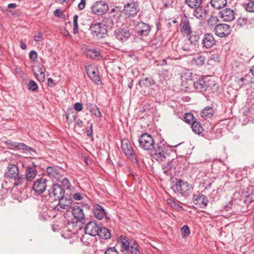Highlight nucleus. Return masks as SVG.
Wrapping results in <instances>:
<instances>
[{"instance_id": "obj_27", "label": "nucleus", "mask_w": 254, "mask_h": 254, "mask_svg": "<svg viewBox=\"0 0 254 254\" xmlns=\"http://www.w3.org/2000/svg\"><path fill=\"white\" fill-rule=\"evenodd\" d=\"M87 109L93 115L97 117H101L102 114L100 112L99 109L97 107L95 104L90 103L86 104Z\"/></svg>"}, {"instance_id": "obj_56", "label": "nucleus", "mask_w": 254, "mask_h": 254, "mask_svg": "<svg viewBox=\"0 0 254 254\" xmlns=\"http://www.w3.org/2000/svg\"><path fill=\"white\" fill-rule=\"evenodd\" d=\"M168 203L170 204L171 207L174 208H176L177 207L179 206L178 204H177L175 201H172V200H168Z\"/></svg>"}, {"instance_id": "obj_57", "label": "nucleus", "mask_w": 254, "mask_h": 254, "mask_svg": "<svg viewBox=\"0 0 254 254\" xmlns=\"http://www.w3.org/2000/svg\"><path fill=\"white\" fill-rule=\"evenodd\" d=\"M48 85L50 87L54 86L55 85V84L54 83V81L52 78H49L48 79Z\"/></svg>"}, {"instance_id": "obj_64", "label": "nucleus", "mask_w": 254, "mask_h": 254, "mask_svg": "<svg viewBox=\"0 0 254 254\" xmlns=\"http://www.w3.org/2000/svg\"><path fill=\"white\" fill-rule=\"evenodd\" d=\"M251 72L252 73L253 75L254 76V65L252 67L250 70Z\"/></svg>"}, {"instance_id": "obj_12", "label": "nucleus", "mask_w": 254, "mask_h": 254, "mask_svg": "<svg viewBox=\"0 0 254 254\" xmlns=\"http://www.w3.org/2000/svg\"><path fill=\"white\" fill-rule=\"evenodd\" d=\"M214 31L217 36L224 38L231 34V28L226 24H218L215 26Z\"/></svg>"}, {"instance_id": "obj_51", "label": "nucleus", "mask_w": 254, "mask_h": 254, "mask_svg": "<svg viewBox=\"0 0 254 254\" xmlns=\"http://www.w3.org/2000/svg\"><path fill=\"white\" fill-rule=\"evenodd\" d=\"M74 108L76 111L79 112L82 110L83 106L81 103L77 102L74 104Z\"/></svg>"}, {"instance_id": "obj_48", "label": "nucleus", "mask_w": 254, "mask_h": 254, "mask_svg": "<svg viewBox=\"0 0 254 254\" xmlns=\"http://www.w3.org/2000/svg\"><path fill=\"white\" fill-rule=\"evenodd\" d=\"M24 180V178L22 177H18V176L16 177V179H14L15 182L14 183V186H18L21 185Z\"/></svg>"}, {"instance_id": "obj_35", "label": "nucleus", "mask_w": 254, "mask_h": 254, "mask_svg": "<svg viewBox=\"0 0 254 254\" xmlns=\"http://www.w3.org/2000/svg\"><path fill=\"white\" fill-rule=\"evenodd\" d=\"M37 174V172L35 168L33 167H29L26 172V178L29 181L33 180Z\"/></svg>"}, {"instance_id": "obj_43", "label": "nucleus", "mask_w": 254, "mask_h": 254, "mask_svg": "<svg viewBox=\"0 0 254 254\" xmlns=\"http://www.w3.org/2000/svg\"><path fill=\"white\" fill-rule=\"evenodd\" d=\"M219 19L217 17L211 16L207 20V24L209 26H213L216 24Z\"/></svg>"}, {"instance_id": "obj_55", "label": "nucleus", "mask_w": 254, "mask_h": 254, "mask_svg": "<svg viewBox=\"0 0 254 254\" xmlns=\"http://www.w3.org/2000/svg\"><path fill=\"white\" fill-rule=\"evenodd\" d=\"M85 0H81L80 2L78 5V7L80 10L84 9L85 5Z\"/></svg>"}, {"instance_id": "obj_15", "label": "nucleus", "mask_w": 254, "mask_h": 254, "mask_svg": "<svg viewBox=\"0 0 254 254\" xmlns=\"http://www.w3.org/2000/svg\"><path fill=\"white\" fill-rule=\"evenodd\" d=\"M46 187V180L43 178H41L34 182L32 188L36 193L41 194L45 191Z\"/></svg>"}, {"instance_id": "obj_19", "label": "nucleus", "mask_w": 254, "mask_h": 254, "mask_svg": "<svg viewBox=\"0 0 254 254\" xmlns=\"http://www.w3.org/2000/svg\"><path fill=\"white\" fill-rule=\"evenodd\" d=\"M216 42L213 36L209 33L205 34L202 40L203 47L209 49L215 45Z\"/></svg>"}, {"instance_id": "obj_23", "label": "nucleus", "mask_w": 254, "mask_h": 254, "mask_svg": "<svg viewBox=\"0 0 254 254\" xmlns=\"http://www.w3.org/2000/svg\"><path fill=\"white\" fill-rule=\"evenodd\" d=\"M150 30L149 26L143 22L139 23L136 31L140 36H147Z\"/></svg>"}, {"instance_id": "obj_54", "label": "nucleus", "mask_w": 254, "mask_h": 254, "mask_svg": "<svg viewBox=\"0 0 254 254\" xmlns=\"http://www.w3.org/2000/svg\"><path fill=\"white\" fill-rule=\"evenodd\" d=\"M29 56L30 59L35 60L37 57V54L35 51H31L29 53Z\"/></svg>"}, {"instance_id": "obj_49", "label": "nucleus", "mask_w": 254, "mask_h": 254, "mask_svg": "<svg viewBox=\"0 0 254 254\" xmlns=\"http://www.w3.org/2000/svg\"><path fill=\"white\" fill-rule=\"evenodd\" d=\"M43 39V34L42 32H39L37 35L34 36V40L36 42H39Z\"/></svg>"}, {"instance_id": "obj_38", "label": "nucleus", "mask_w": 254, "mask_h": 254, "mask_svg": "<svg viewBox=\"0 0 254 254\" xmlns=\"http://www.w3.org/2000/svg\"><path fill=\"white\" fill-rule=\"evenodd\" d=\"M191 128L193 131L196 133L199 134L201 133L202 130V127L199 122L194 121L191 124Z\"/></svg>"}, {"instance_id": "obj_26", "label": "nucleus", "mask_w": 254, "mask_h": 254, "mask_svg": "<svg viewBox=\"0 0 254 254\" xmlns=\"http://www.w3.org/2000/svg\"><path fill=\"white\" fill-rule=\"evenodd\" d=\"M194 9L193 15L197 19L202 20L205 18L207 12L204 7L200 5Z\"/></svg>"}, {"instance_id": "obj_50", "label": "nucleus", "mask_w": 254, "mask_h": 254, "mask_svg": "<svg viewBox=\"0 0 254 254\" xmlns=\"http://www.w3.org/2000/svg\"><path fill=\"white\" fill-rule=\"evenodd\" d=\"M105 254H118V252L115 248L111 247L106 250Z\"/></svg>"}, {"instance_id": "obj_63", "label": "nucleus", "mask_w": 254, "mask_h": 254, "mask_svg": "<svg viewBox=\"0 0 254 254\" xmlns=\"http://www.w3.org/2000/svg\"><path fill=\"white\" fill-rule=\"evenodd\" d=\"M60 9H56L55 11H54V14L55 16H57V17H60V15L59 14V13H60Z\"/></svg>"}, {"instance_id": "obj_52", "label": "nucleus", "mask_w": 254, "mask_h": 254, "mask_svg": "<svg viewBox=\"0 0 254 254\" xmlns=\"http://www.w3.org/2000/svg\"><path fill=\"white\" fill-rule=\"evenodd\" d=\"M73 197L75 200H80L83 199V195L81 193L78 192L74 194Z\"/></svg>"}, {"instance_id": "obj_28", "label": "nucleus", "mask_w": 254, "mask_h": 254, "mask_svg": "<svg viewBox=\"0 0 254 254\" xmlns=\"http://www.w3.org/2000/svg\"><path fill=\"white\" fill-rule=\"evenodd\" d=\"M58 200L59 201L58 205L60 208L67 210H68L70 209L71 204V199L64 198V196L63 198H60Z\"/></svg>"}, {"instance_id": "obj_25", "label": "nucleus", "mask_w": 254, "mask_h": 254, "mask_svg": "<svg viewBox=\"0 0 254 254\" xmlns=\"http://www.w3.org/2000/svg\"><path fill=\"white\" fill-rule=\"evenodd\" d=\"M178 160L177 158L172 159L170 162H168L167 164L163 166L162 168L163 172L164 174L169 175L170 171L173 169L175 168L178 164Z\"/></svg>"}, {"instance_id": "obj_40", "label": "nucleus", "mask_w": 254, "mask_h": 254, "mask_svg": "<svg viewBox=\"0 0 254 254\" xmlns=\"http://www.w3.org/2000/svg\"><path fill=\"white\" fill-rule=\"evenodd\" d=\"M78 16L74 15L73 19V32L74 34L78 33Z\"/></svg>"}, {"instance_id": "obj_7", "label": "nucleus", "mask_w": 254, "mask_h": 254, "mask_svg": "<svg viewBox=\"0 0 254 254\" xmlns=\"http://www.w3.org/2000/svg\"><path fill=\"white\" fill-rule=\"evenodd\" d=\"M122 149L128 158L133 163L137 162L136 155L133 152L131 144L127 139L122 140Z\"/></svg>"}, {"instance_id": "obj_61", "label": "nucleus", "mask_w": 254, "mask_h": 254, "mask_svg": "<svg viewBox=\"0 0 254 254\" xmlns=\"http://www.w3.org/2000/svg\"><path fill=\"white\" fill-rule=\"evenodd\" d=\"M92 127H93L92 124H91L90 125V130H87V131H86V132H87V135L88 136H90V135H91L92 134Z\"/></svg>"}, {"instance_id": "obj_33", "label": "nucleus", "mask_w": 254, "mask_h": 254, "mask_svg": "<svg viewBox=\"0 0 254 254\" xmlns=\"http://www.w3.org/2000/svg\"><path fill=\"white\" fill-rule=\"evenodd\" d=\"M200 115L203 118H210L213 115V110L212 107L207 106L201 111Z\"/></svg>"}, {"instance_id": "obj_16", "label": "nucleus", "mask_w": 254, "mask_h": 254, "mask_svg": "<svg viewBox=\"0 0 254 254\" xmlns=\"http://www.w3.org/2000/svg\"><path fill=\"white\" fill-rule=\"evenodd\" d=\"M99 229V227L97 224L93 221L89 222L84 228L85 233L92 236H97Z\"/></svg>"}, {"instance_id": "obj_17", "label": "nucleus", "mask_w": 254, "mask_h": 254, "mask_svg": "<svg viewBox=\"0 0 254 254\" xmlns=\"http://www.w3.org/2000/svg\"><path fill=\"white\" fill-rule=\"evenodd\" d=\"M86 70L89 77L93 81L98 84L101 83V80L96 69L91 66H88L86 67Z\"/></svg>"}, {"instance_id": "obj_32", "label": "nucleus", "mask_w": 254, "mask_h": 254, "mask_svg": "<svg viewBox=\"0 0 254 254\" xmlns=\"http://www.w3.org/2000/svg\"><path fill=\"white\" fill-rule=\"evenodd\" d=\"M205 56L197 54L193 58L191 62L197 66H201L205 63Z\"/></svg>"}, {"instance_id": "obj_58", "label": "nucleus", "mask_w": 254, "mask_h": 254, "mask_svg": "<svg viewBox=\"0 0 254 254\" xmlns=\"http://www.w3.org/2000/svg\"><path fill=\"white\" fill-rule=\"evenodd\" d=\"M233 204L231 202H229V204H227L225 206V209L226 211H229L230 209L232 208Z\"/></svg>"}, {"instance_id": "obj_59", "label": "nucleus", "mask_w": 254, "mask_h": 254, "mask_svg": "<svg viewBox=\"0 0 254 254\" xmlns=\"http://www.w3.org/2000/svg\"><path fill=\"white\" fill-rule=\"evenodd\" d=\"M16 7H17V5L16 3H9L7 6V7L9 9H14V8H16Z\"/></svg>"}, {"instance_id": "obj_22", "label": "nucleus", "mask_w": 254, "mask_h": 254, "mask_svg": "<svg viewBox=\"0 0 254 254\" xmlns=\"http://www.w3.org/2000/svg\"><path fill=\"white\" fill-rule=\"evenodd\" d=\"M8 170L5 173V174L8 177L11 179H16L18 176V167L13 164H9L7 167Z\"/></svg>"}, {"instance_id": "obj_2", "label": "nucleus", "mask_w": 254, "mask_h": 254, "mask_svg": "<svg viewBox=\"0 0 254 254\" xmlns=\"http://www.w3.org/2000/svg\"><path fill=\"white\" fill-rule=\"evenodd\" d=\"M171 153L170 149L164 143L157 144L153 154V158L158 162H162L167 159Z\"/></svg>"}, {"instance_id": "obj_5", "label": "nucleus", "mask_w": 254, "mask_h": 254, "mask_svg": "<svg viewBox=\"0 0 254 254\" xmlns=\"http://www.w3.org/2000/svg\"><path fill=\"white\" fill-rule=\"evenodd\" d=\"M47 174L54 182H60L64 176V171L58 166L48 167L47 169Z\"/></svg>"}, {"instance_id": "obj_11", "label": "nucleus", "mask_w": 254, "mask_h": 254, "mask_svg": "<svg viewBox=\"0 0 254 254\" xmlns=\"http://www.w3.org/2000/svg\"><path fill=\"white\" fill-rule=\"evenodd\" d=\"M5 143L7 145V147L11 149H17V150H22L25 153L28 152L31 155H33V153L35 152L34 150L23 143H19L16 142H13L11 140H7L5 142Z\"/></svg>"}, {"instance_id": "obj_34", "label": "nucleus", "mask_w": 254, "mask_h": 254, "mask_svg": "<svg viewBox=\"0 0 254 254\" xmlns=\"http://www.w3.org/2000/svg\"><path fill=\"white\" fill-rule=\"evenodd\" d=\"M181 30L186 35L189 34L192 31L189 23V21L187 17H185L183 20Z\"/></svg>"}, {"instance_id": "obj_37", "label": "nucleus", "mask_w": 254, "mask_h": 254, "mask_svg": "<svg viewBox=\"0 0 254 254\" xmlns=\"http://www.w3.org/2000/svg\"><path fill=\"white\" fill-rule=\"evenodd\" d=\"M186 3L190 8H194L199 6L202 3L201 0H186Z\"/></svg>"}, {"instance_id": "obj_18", "label": "nucleus", "mask_w": 254, "mask_h": 254, "mask_svg": "<svg viewBox=\"0 0 254 254\" xmlns=\"http://www.w3.org/2000/svg\"><path fill=\"white\" fill-rule=\"evenodd\" d=\"M72 213L77 221L82 223L85 222L84 214L81 207L78 206H75L72 209Z\"/></svg>"}, {"instance_id": "obj_30", "label": "nucleus", "mask_w": 254, "mask_h": 254, "mask_svg": "<svg viewBox=\"0 0 254 254\" xmlns=\"http://www.w3.org/2000/svg\"><path fill=\"white\" fill-rule=\"evenodd\" d=\"M210 4L214 8L219 9L226 5L227 0H211Z\"/></svg>"}, {"instance_id": "obj_60", "label": "nucleus", "mask_w": 254, "mask_h": 254, "mask_svg": "<svg viewBox=\"0 0 254 254\" xmlns=\"http://www.w3.org/2000/svg\"><path fill=\"white\" fill-rule=\"evenodd\" d=\"M20 48L22 49V50H26V48H27V46H26V44H25L23 42V41H21L20 42Z\"/></svg>"}, {"instance_id": "obj_24", "label": "nucleus", "mask_w": 254, "mask_h": 254, "mask_svg": "<svg viewBox=\"0 0 254 254\" xmlns=\"http://www.w3.org/2000/svg\"><path fill=\"white\" fill-rule=\"evenodd\" d=\"M95 217L99 220L102 219L106 216V212L103 207L99 204H96L93 208Z\"/></svg>"}, {"instance_id": "obj_29", "label": "nucleus", "mask_w": 254, "mask_h": 254, "mask_svg": "<svg viewBox=\"0 0 254 254\" xmlns=\"http://www.w3.org/2000/svg\"><path fill=\"white\" fill-rule=\"evenodd\" d=\"M98 236L103 239H108L111 237V234L110 230L105 227L99 228Z\"/></svg>"}, {"instance_id": "obj_4", "label": "nucleus", "mask_w": 254, "mask_h": 254, "mask_svg": "<svg viewBox=\"0 0 254 254\" xmlns=\"http://www.w3.org/2000/svg\"><path fill=\"white\" fill-rule=\"evenodd\" d=\"M139 143L141 148L146 150H151L154 148V141L153 137L146 133L139 137Z\"/></svg>"}, {"instance_id": "obj_10", "label": "nucleus", "mask_w": 254, "mask_h": 254, "mask_svg": "<svg viewBox=\"0 0 254 254\" xmlns=\"http://www.w3.org/2000/svg\"><path fill=\"white\" fill-rule=\"evenodd\" d=\"M108 4L103 1H98L94 3L91 7V10L93 13L101 15L105 13L108 10Z\"/></svg>"}, {"instance_id": "obj_42", "label": "nucleus", "mask_w": 254, "mask_h": 254, "mask_svg": "<svg viewBox=\"0 0 254 254\" xmlns=\"http://www.w3.org/2000/svg\"><path fill=\"white\" fill-rule=\"evenodd\" d=\"M44 71L45 69L43 70L42 68H41L39 70V73H35V76L36 78L40 82H43L45 80V76Z\"/></svg>"}, {"instance_id": "obj_21", "label": "nucleus", "mask_w": 254, "mask_h": 254, "mask_svg": "<svg viewBox=\"0 0 254 254\" xmlns=\"http://www.w3.org/2000/svg\"><path fill=\"white\" fill-rule=\"evenodd\" d=\"M116 38L121 42L127 40L130 36L129 31L126 29H118L115 31Z\"/></svg>"}, {"instance_id": "obj_6", "label": "nucleus", "mask_w": 254, "mask_h": 254, "mask_svg": "<svg viewBox=\"0 0 254 254\" xmlns=\"http://www.w3.org/2000/svg\"><path fill=\"white\" fill-rule=\"evenodd\" d=\"M138 3L137 1L131 0L125 4L123 12L128 17H134L139 11Z\"/></svg>"}, {"instance_id": "obj_62", "label": "nucleus", "mask_w": 254, "mask_h": 254, "mask_svg": "<svg viewBox=\"0 0 254 254\" xmlns=\"http://www.w3.org/2000/svg\"><path fill=\"white\" fill-rule=\"evenodd\" d=\"M77 125L81 127H82V124H83V122L81 121V120H78L77 121Z\"/></svg>"}, {"instance_id": "obj_39", "label": "nucleus", "mask_w": 254, "mask_h": 254, "mask_svg": "<svg viewBox=\"0 0 254 254\" xmlns=\"http://www.w3.org/2000/svg\"><path fill=\"white\" fill-rule=\"evenodd\" d=\"M244 7L247 11L254 13V0H247L244 4Z\"/></svg>"}, {"instance_id": "obj_44", "label": "nucleus", "mask_w": 254, "mask_h": 254, "mask_svg": "<svg viewBox=\"0 0 254 254\" xmlns=\"http://www.w3.org/2000/svg\"><path fill=\"white\" fill-rule=\"evenodd\" d=\"M184 118L185 120V122L188 123V124H191L193 121V116L191 113H186L185 114L184 116Z\"/></svg>"}, {"instance_id": "obj_3", "label": "nucleus", "mask_w": 254, "mask_h": 254, "mask_svg": "<svg viewBox=\"0 0 254 254\" xmlns=\"http://www.w3.org/2000/svg\"><path fill=\"white\" fill-rule=\"evenodd\" d=\"M89 30L93 37L98 39L104 37L107 32L105 25L100 23L92 24Z\"/></svg>"}, {"instance_id": "obj_9", "label": "nucleus", "mask_w": 254, "mask_h": 254, "mask_svg": "<svg viewBox=\"0 0 254 254\" xmlns=\"http://www.w3.org/2000/svg\"><path fill=\"white\" fill-rule=\"evenodd\" d=\"M64 190L58 184H54L49 190V195L50 197L54 200H58L63 198L64 195Z\"/></svg>"}, {"instance_id": "obj_36", "label": "nucleus", "mask_w": 254, "mask_h": 254, "mask_svg": "<svg viewBox=\"0 0 254 254\" xmlns=\"http://www.w3.org/2000/svg\"><path fill=\"white\" fill-rule=\"evenodd\" d=\"M188 40L192 44L195 45L199 39V35L196 32L191 31L189 34L186 35Z\"/></svg>"}, {"instance_id": "obj_14", "label": "nucleus", "mask_w": 254, "mask_h": 254, "mask_svg": "<svg viewBox=\"0 0 254 254\" xmlns=\"http://www.w3.org/2000/svg\"><path fill=\"white\" fill-rule=\"evenodd\" d=\"M220 18L224 21H231L235 18V13L230 8H226L219 13Z\"/></svg>"}, {"instance_id": "obj_8", "label": "nucleus", "mask_w": 254, "mask_h": 254, "mask_svg": "<svg viewBox=\"0 0 254 254\" xmlns=\"http://www.w3.org/2000/svg\"><path fill=\"white\" fill-rule=\"evenodd\" d=\"M212 82L207 77L202 78L194 81L193 86L198 91L204 92L211 87Z\"/></svg>"}, {"instance_id": "obj_13", "label": "nucleus", "mask_w": 254, "mask_h": 254, "mask_svg": "<svg viewBox=\"0 0 254 254\" xmlns=\"http://www.w3.org/2000/svg\"><path fill=\"white\" fill-rule=\"evenodd\" d=\"M172 188L174 191L184 194L189 191L190 187L187 182L179 180Z\"/></svg>"}, {"instance_id": "obj_47", "label": "nucleus", "mask_w": 254, "mask_h": 254, "mask_svg": "<svg viewBox=\"0 0 254 254\" xmlns=\"http://www.w3.org/2000/svg\"><path fill=\"white\" fill-rule=\"evenodd\" d=\"M62 184L63 186L66 188L67 190H69L70 188V183L69 180L66 178H63L61 179Z\"/></svg>"}, {"instance_id": "obj_46", "label": "nucleus", "mask_w": 254, "mask_h": 254, "mask_svg": "<svg viewBox=\"0 0 254 254\" xmlns=\"http://www.w3.org/2000/svg\"><path fill=\"white\" fill-rule=\"evenodd\" d=\"M182 236L185 238L190 234V231L187 225H184L181 229Z\"/></svg>"}, {"instance_id": "obj_1", "label": "nucleus", "mask_w": 254, "mask_h": 254, "mask_svg": "<svg viewBox=\"0 0 254 254\" xmlns=\"http://www.w3.org/2000/svg\"><path fill=\"white\" fill-rule=\"evenodd\" d=\"M120 242L123 254H140L138 245L134 240L122 235L120 237Z\"/></svg>"}, {"instance_id": "obj_45", "label": "nucleus", "mask_w": 254, "mask_h": 254, "mask_svg": "<svg viewBox=\"0 0 254 254\" xmlns=\"http://www.w3.org/2000/svg\"><path fill=\"white\" fill-rule=\"evenodd\" d=\"M28 89L32 91H36L38 89V85L33 80H30L28 84Z\"/></svg>"}, {"instance_id": "obj_53", "label": "nucleus", "mask_w": 254, "mask_h": 254, "mask_svg": "<svg viewBox=\"0 0 254 254\" xmlns=\"http://www.w3.org/2000/svg\"><path fill=\"white\" fill-rule=\"evenodd\" d=\"M238 22L239 24H240L241 26H243V25H245L246 24L247 22V19L244 17L240 18L239 19Z\"/></svg>"}, {"instance_id": "obj_20", "label": "nucleus", "mask_w": 254, "mask_h": 254, "mask_svg": "<svg viewBox=\"0 0 254 254\" xmlns=\"http://www.w3.org/2000/svg\"><path fill=\"white\" fill-rule=\"evenodd\" d=\"M193 201L195 204L206 206L207 205L208 200L204 195L197 192L193 194Z\"/></svg>"}, {"instance_id": "obj_41", "label": "nucleus", "mask_w": 254, "mask_h": 254, "mask_svg": "<svg viewBox=\"0 0 254 254\" xmlns=\"http://www.w3.org/2000/svg\"><path fill=\"white\" fill-rule=\"evenodd\" d=\"M182 78L186 80H191L192 78V73L189 69L185 70L182 73Z\"/></svg>"}, {"instance_id": "obj_31", "label": "nucleus", "mask_w": 254, "mask_h": 254, "mask_svg": "<svg viewBox=\"0 0 254 254\" xmlns=\"http://www.w3.org/2000/svg\"><path fill=\"white\" fill-rule=\"evenodd\" d=\"M85 54L87 57L92 59H99L101 58L99 51L95 49H87L85 51Z\"/></svg>"}]
</instances>
